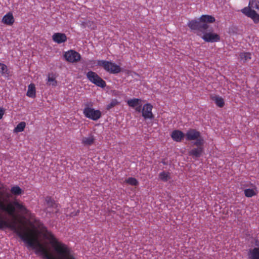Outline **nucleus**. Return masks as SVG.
Segmentation results:
<instances>
[{
  "instance_id": "nucleus-16",
  "label": "nucleus",
  "mask_w": 259,
  "mask_h": 259,
  "mask_svg": "<svg viewBox=\"0 0 259 259\" xmlns=\"http://www.w3.org/2000/svg\"><path fill=\"white\" fill-rule=\"evenodd\" d=\"M2 22L7 25H12L14 22L13 14L11 13H9L5 15L3 18Z\"/></svg>"
},
{
  "instance_id": "nucleus-11",
  "label": "nucleus",
  "mask_w": 259,
  "mask_h": 259,
  "mask_svg": "<svg viewBox=\"0 0 259 259\" xmlns=\"http://www.w3.org/2000/svg\"><path fill=\"white\" fill-rule=\"evenodd\" d=\"M64 57L68 62H75L80 60V55L78 53L70 50L65 53Z\"/></svg>"
},
{
  "instance_id": "nucleus-21",
  "label": "nucleus",
  "mask_w": 259,
  "mask_h": 259,
  "mask_svg": "<svg viewBox=\"0 0 259 259\" xmlns=\"http://www.w3.org/2000/svg\"><path fill=\"white\" fill-rule=\"evenodd\" d=\"M212 100L219 107H223L224 106L225 103L224 99L221 97L215 96L212 98Z\"/></svg>"
},
{
  "instance_id": "nucleus-38",
  "label": "nucleus",
  "mask_w": 259,
  "mask_h": 259,
  "mask_svg": "<svg viewBox=\"0 0 259 259\" xmlns=\"http://www.w3.org/2000/svg\"><path fill=\"white\" fill-rule=\"evenodd\" d=\"M6 202H8V200H6Z\"/></svg>"
},
{
  "instance_id": "nucleus-6",
  "label": "nucleus",
  "mask_w": 259,
  "mask_h": 259,
  "mask_svg": "<svg viewBox=\"0 0 259 259\" xmlns=\"http://www.w3.org/2000/svg\"><path fill=\"white\" fill-rule=\"evenodd\" d=\"M83 113L85 116L93 120H97L101 116V112L99 110L87 107L83 109Z\"/></svg>"
},
{
  "instance_id": "nucleus-12",
  "label": "nucleus",
  "mask_w": 259,
  "mask_h": 259,
  "mask_svg": "<svg viewBox=\"0 0 259 259\" xmlns=\"http://www.w3.org/2000/svg\"><path fill=\"white\" fill-rule=\"evenodd\" d=\"M52 39L54 41L58 44H61L67 40V36L64 33H55L53 35Z\"/></svg>"
},
{
  "instance_id": "nucleus-34",
  "label": "nucleus",
  "mask_w": 259,
  "mask_h": 259,
  "mask_svg": "<svg viewBox=\"0 0 259 259\" xmlns=\"http://www.w3.org/2000/svg\"><path fill=\"white\" fill-rule=\"evenodd\" d=\"M4 114V110L3 108H0V119L3 117Z\"/></svg>"
},
{
  "instance_id": "nucleus-33",
  "label": "nucleus",
  "mask_w": 259,
  "mask_h": 259,
  "mask_svg": "<svg viewBox=\"0 0 259 259\" xmlns=\"http://www.w3.org/2000/svg\"><path fill=\"white\" fill-rule=\"evenodd\" d=\"M135 107H136L135 109H136V111H137L138 112H140L142 111V109H141V105H140V104L138 106H137Z\"/></svg>"
},
{
  "instance_id": "nucleus-31",
  "label": "nucleus",
  "mask_w": 259,
  "mask_h": 259,
  "mask_svg": "<svg viewBox=\"0 0 259 259\" xmlns=\"http://www.w3.org/2000/svg\"><path fill=\"white\" fill-rule=\"evenodd\" d=\"M87 25L88 27H91V29H94L95 27V24L93 22L89 21L87 23Z\"/></svg>"
},
{
  "instance_id": "nucleus-14",
  "label": "nucleus",
  "mask_w": 259,
  "mask_h": 259,
  "mask_svg": "<svg viewBox=\"0 0 259 259\" xmlns=\"http://www.w3.org/2000/svg\"><path fill=\"white\" fill-rule=\"evenodd\" d=\"M171 136L175 141L180 142L184 138L185 135L179 130H175L172 132Z\"/></svg>"
},
{
  "instance_id": "nucleus-7",
  "label": "nucleus",
  "mask_w": 259,
  "mask_h": 259,
  "mask_svg": "<svg viewBox=\"0 0 259 259\" xmlns=\"http://www.w3.org/2000/svg\"><path fill=\"white\" fill-rule=\"evenodd\" d=\"M210 31H205L201 36L202 38L206 42H217L220 40L219 35L212 33V28L209 27Z\"/></svg>"
},
{
  "instance_id": "nucleus-35",
  "label": "nucleus",
  "mask_w": 259,
  "mask_h": 259,
  "mask_svg": "<svg viewBox=\"0 0 259 259\" xmlns=\"http://www.w3.org/2000/svg\"><path fill=\"white\" fill-rule=\"evenodd\" d=\"M78 212H79V211L78 210V211L76 212V213L75 214H74V215H77V213H78Z\"/></svg>"
},
{
  "instance_id": "nucleus-22",
  "label": "nucleus",
  "mask_w": 259,
  "mask_h": 259,
  "mask_svg": "<svg viewBox=\"0 0 259 259\" xmlns=\"http://www.w3.org/2000/svg\"><path fill=\"white\" fill-rule=\"evenodd\" d=\"M159 179L163 182H167L170 179V173L168 172L162 171L159 175Z\"/></svg>"
},
{
  "instance_id": "nucleus-13",
  "label": "nucleus",
  "mask_w": 259,
  "mask_h": 259,
  "mask_svg": "<svg viewBox=\"0 0 259 259\" xmlns=\"http://www.w3.org/2000/svg\"><path fill=\"white\" fill-rule=\"evenodd\" d=\"M202 146H196L197 148H194L189 152V155L195 158L200 157L203 151Z\"/></svg>"
},
{
  "instance_id": "nucleus-18",
  "label": "nucleus",
  "mask_w": 259,
  "mask_h": 259,
  "mask_svg": "<svg viewBox=\"0 0 259 259\" xmlns=\"http://www.w3.org/2000/svg\"><path fill=\"white\" fill-rule=\"evenodd\" d=\"M201 20L204 23L208 24L209 23H213L215 21V18L211 15H203L201 17Z\"/></svg>"
},
{
  "instance_id": "nucleus-19",
  "label": "nucleus",
  "mask_w": 259,
  "mask_h": 259,
  "mask_svg": "<svg viewBox=\"0 0 259 259\" xmlns=\"http://www.w3.org/2000/svg\"><path fill=\"white\" fill-rule=\"evenodd\" d=\"M95 139L93 135H89L88 137H83L82 139V143L84 145H91L94 142Z\"/></svg>"
},
{
  "instance_id": "nucleus-37",
  "label": "nucleus",
  "mask_w": 259,
  "mask_h": 259,
  "mask_svg": "<svg viewBox=\"0 0 259 259\" xmlns=\"http://www.w3.org/2000/svg\"><path fill=\"white\" fill-rule=\"evenodd\" d=\"M7 196L8 198H9V195L8 194Z\"/></svg>"
},
{
  "instance_id": "nucleus-36",
  "label": "nucleus",
  "mask_w": 259,
  "mask_h": 259,
  "mask_svg": "<svg viewBox=\"0 0 259 259\" xmlns=\"http://www.w3.org/2000/svg\"><path fill=\"white\" fill-rule=\"evenodd\" d=\"M257 137L258 138H259V133L257 134Z\"/></svg>"
},
{
  "instance_id": "nucleus-23",
  "label": "nucleus",
  "mask_w": 259,
  "mask_h": 259,
  "mask_svg": "<svg viewBox=\"0 0 259 259\" xmlns=\"http://www.w3.org/2000/svg\"><path fill=\"white\" fill-rule=\"evenodd\" d=\"M140 104V100L139 99H133L128 100L127 104L132 107H135Z\"/></svg>"
},
{
  "instance_id": "nucleus-39",
  "label": "nucleus",
  "mask_w": 259,
  "mask_h": 259,
  "mask_svg": "<svg viewBox=\"0 0 259 259\" xmlns=\"http://www.w3.org/2000/svg\"><path fill=\"white\" fill-rule=\"evenodd\" d=\"M258 92H259V91H258Z\"/></svg>"
},
{
  "instance_id": "nucleus-8",
  "label": "nucleus",
  "mask_w": 259,
  "mask_h": 259,
  "mask_svg": "<svg viewBox=\"0 0 259 259\" xmlns=\"http://www.w3.org/2000/svg\"><path fill=\"white\" fill-rule=\"evenodd\" d=\"M45 200L46 202V207L44 209V211H45L47 213H51V212H53L54 211L53 209L51 210L52 208L56 209V212L58 211V209H57V205L55 203V201L52 199L51 197H46Z\"/></svg>"
},
{
  "instance_id": "nucleus-5",
  "label": "nucleus",
  "mask_w": 259,
  "mask_h": 259,
  "mask_svg": "<svg viewBox=\"0 0 259 259\" xmlns=\"http://www.w3.org/2000/svg\"><path fill=\"white\" fill-rule=\"evenodd\" d=\"M87 77L91 82L97 87L104 88L106 85V82L95 72L89 71L87 73Z\"/></svg>"
},
{
  "instance_id": "nucleus-15",
  "label": "nucleus",
  "mask_w": 259,
  "mask_h": 259,
  "mask_svg": "<svg viewBox=\"0 0 259 259\" xmlns=\"http://www.w3.org/2000/svg\"><path fill=\"white\" fill-rule=\"evenodd\" d=\"M249 259H259V247L250 249L248 252Z\"/></svg>"
},
{
  "instance_id": "nucleus-17",
  "label": "nucleus",
  "mask_w": 259,
  "mask_h": 259,
  "mask_svg": "<svg viewBox=\"0 0 259 259\" xmlns=\"http://www.w3.org/2000/svg\"><path fill=\"white\" fill-rule=\"evenodd\" d=\"M27 96L31 98H35L36 96L35 87L33 83H31L28 85V90L26 94Z\"/></svg>"
},
{
  "instance_id": "nucleus-28",
  "label": "nucleus",
  "mask_w": 259,
  "mask_h": 259,
  "mask_svg": "<svg viewBox=\"0 0 259 259\" xmlns=\"http://www.w3.org/2000/svg\"><path fill=\"white\" fill-rule=\"evenodd\" d=\"M251 54L249 53H242L240 54V57L242 60L244 61L251 58Z\"/></svg>"
},
{
  "instance_id": "nucleus-29",
  "label": "nucleus",
  "mask_w": 259,
  "mask_h": 259,
  "mask_svg": "<svg viewBox=\"0 0 259 259\" xmlns=\"http://www.w3.org/2000/svg\"><path fill=\"white\" fill-rule=\"evenodd\" d=\"M119 102L117 101L116 99H113L112 100L111 102L108 104L106 106V109L107 110H110L116 105H117Z\"/></svg>"
},
{
  "instance_id": "nucleus-24",
  "label": "nucleus",
  "mask_w": 259,
  "mask_h": 259,
  "mask_svg": "<svg viewBox=\"0 0 259 259\" xmlns=\"http://www.w3.org/2000/svg\"><path fill=\"white\" fill-rule=\"evenodd\" d=\"M26 123L24 121L19 123L17 126L15 128L14 131L15 132H21L24 131Z\"/></svg>"
},
{
  "instance_id": "nucleus-2",
  "label": "nucleus",
  "mask_w": 259,
  "mask_h": 259,
  "mask_svg": "<svg viewBox=\"0 0 259 259\" xmlns=\"http://www.w3.org/2000/svg\"><path fill=\"white\" fill-rule=\"evenodd\" d=\"M188 26L199 36H201L205 31H210L209 24L204 23L200 17L197 20L190 21Z\"/></svg>"
},
{
  "instance_id": "nucleus-10",
  "label": "nucleus",
  "mask_w": 259,
  "mask_h": 259,
  "mask_svg": "<svg viewBox=\"0 0 259 259\" xmlns=\"http://www.w3.org/2000/svg\"><path fill=\"white\" fill-rule=\"evenodd\" d=\"M241 12L246 16L251 18L255 23L259 22V14L254 10H251V9L248 8H244L241 10Z\"/></svg>"
},
{
  "instance_id": "nucleus-32",
  "label": "nucleus",
  "mask_w": 259,
  "mask_h": 259,
  "mask_svg": "<svg viewBox=\"0 0 259 259\" xmlns=\"http://www.w3.org/2000/svg\"><path fill=\"white\" fill-rule=\"evenodd\" d=\"M49 81H52L53 82L52 85L55 86L57 84V81L53 78L49 77Z\"/></svg>"
},
{
  "instance_id": "nucleus-9",
  "label": "nucleus",
  "mask_w": 259,
  "mask_h": 259,
  "mask_svg": "<svg viewBox=\"0 0 259 259\" xmlns=\"http://www.w3.org/2000/svg\"><path fill=\"white\" fill-rule=\"evenodd\" d=\"M152 108L153 106L149 103L146 104L143 106L142 110V116L145 119H152L154 118V116L152 112Z\"/></svg>"
},
{
  "instance_id": "nucleus-3",
  "label": "nucleus",
  "mask_w": 259,
  "mask_h": 259,
  "mask_svg": "<svg viewBox=\"0 0 259 259\" xmlns=\"http://www.w3.org/2000/svg\"><path fill=\"white\" fill-rule=\"evenodd\" d=\"M186 137L187 140H195L192 142L193 146L203 145L204 144L203 138L201 136L200 133L196 130L190 129L186 134Z\"/></svg>"
},
{
  "instance_id": "nucleus-4",
  "label": "nucleus",
  "mask_w": 259,
  "mask_h": 259,
  "mask_svg": "<svg viewBox=\"0 0 259 259\" xmlns=\"http://www.w3.org/2000/svg\"><path fill=\"white\" fill-rule=\"evenodd\" d=\"M98 65L110 73L117 74L121 71V68L119 65L108 61L98 60Z\"/></svg>"
},
{
  "instance_id": "nucleus-27",
  "label": "nucleus",
  "mask_w": 259,
  "mask_h": 259,
  "mask_svg": "<svg viewBox=\"0 0 259 259\" xmlns=\"http://www.w3.org/2000/svg\"><path fill=\"white\" fill-rule=\"evenodd\" d=\"M244 194L247 197H251L255 195L253 190L251 189H246L244 190Z\"/></svg>"
},
{
  "instance_id": "nucleus-1",
  "label": "nucleus",
  "mask_w": 259,
  "mask_h": 259,
  "mask_svg": "<svg viewBox=\"0 0 259 259\" xmlns=\"http://www.w3.org/2000/svg\"><path fill=\"white\" fill-rule=\"evenodd\" d=\"M17 209L20 212L27 214L29 210L22 203L17 201L4 203L0 200V209L11 217V220L7 218L0 217V230L10 228L26 243L28 247L36 249V253H40L45 259H75L71 253V251L65 244L58 242L54 235L46 230L45 236L51 240V243L57 254L58 257L54 256L50 253L47 247L41 244L37 239L24 231L20 226H18L16 218V210Z\"/></svg>"
},
{
  "instance_id": "nucleus-20",
  "label": "nucleus",
  "mask_w": 259,
  "mask_h": 259,
  "mask_svg": "<svg viewBox=\"0 0 259 259\" xmlns=\"http://www.w3.org/2000/svg\"><path fill=\"white\" fill-rule=\"evenodd\" d=\"M247 8L251 9V10L256 9L259 11V1L257 0H250Z\"/></svg>"
},
{
  "instance_id": "nucleus-25",
  "label": "nucleus",
  "mask_w": 259,
  "mask_h": 259,
  "mask_svg": "<svg viewBox=\"0 0 259 259\" xmlns=\"http://www.w3.org/2000/svg\"><path fill=\"white\" fill-rule=\"evenodd\" d=\"M12 194L16 195L21 194L22 190L19 186H14L11 189Z\"/></svg>"
},
{
  "instance_id": "nucleus-26",
  "label": "nucleus",
  "mask_w": 259,
  "mask_h": 259,
  "mask_svg": "<svg viewBox=\"0 0 259 259\" xmlns=\"http://www.w3.org/2000/svg\"><path fill=\"white\" fill-rule=\"evenodd\" d=\"M0 72L2 75L9 74L7 66L3 63H0Z\"/></svg>"
},
{
  "instance_id": "nucleus-30",
  "label": "nucleus",
  "mask_w": 259,
  "mask_h": 259,
  "mask_svg": "<svg viewBox=\"0 0 259 259\" xmlns=\"http://www.w3.org/2000/svg\"><path fill=\"white\" fill-rule=\"evenodd\" d=\"M126 182L132 186H137L138 184V181L134 178H129Z\"/></svg>"
}]
</instances>
